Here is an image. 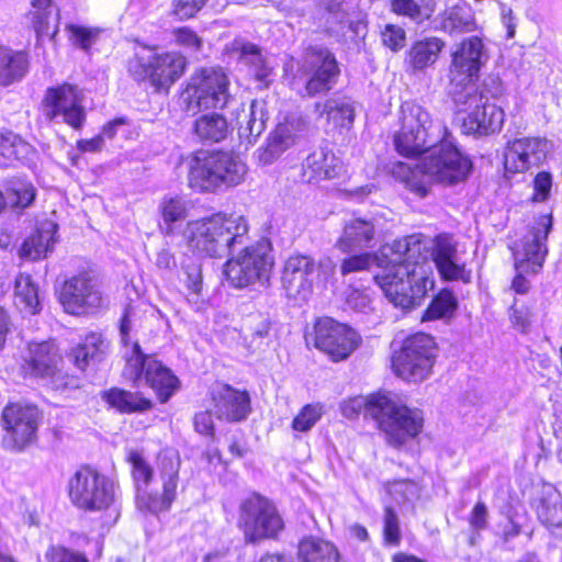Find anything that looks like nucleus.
I'll return each instance as SVG.
<instances>
[{
  "label": "nucleus",
  "mask_w": 562,
  "mask_h": 562,
  "mask_svg": "<svg viewBox=\"0 0 562 562\" xmlns=\"http://www.w3.org/2000/svg\"><path fill=\"white\" fill-rule=\"evenodd\" d=\"M383 392L370 394L369 396H353L344 400L340 403L341 414L349 419L356 418L361 412L364 413L366 417L372 419L371 406L373 403L382 397Z\"/></svg>",
  "instance_id": "obj_46"
},
{
  "label": "nucleus",
  "mask_w": 562,
  "mask_h": 562,
  "mask_svg": "<svg viewBox=\"0 0 562 562\" xmlns=\"http://www.w3.org/2000/svg\"><path fill=\"white\" fill-rule=\"evenodd\" d=\"M464 105L474 106L467 117L463 119L462 130L468 135H487L498 132L504 123V111L487 102L482 95L481 101L468 102Z\"/></svg>",
  "instance_id": "obj_25"
},
{
  "label": "nucleus",
  "mask_w": 562,
  "mask_h": 562,
  "mask_svg": "<svg viewBox=\"0 0 562 562\" xmlns=\"http://www.w3.org/2000/svg\"><path fill=\"white\" fill-rule=\"evenodd\" d=\"M40 413L30 405L10 404L2 413L3 443L12 450H21L36 439Z\"/></svg>",
  "instance_id": "obj_19"
},
{
  "label": "nucleus",
  "mask_w": 562,
  "mask_h": 562,
  "mask_svg": "<svg viewBox=\"0 0 562 562\" xmlns=\"http://www.w3.org/2000/svg\"><path fill=\"white\" fill-rule=\"evenodd\" d=\"M551 227L552 216L540 215L515 244L513 255L517 270L537 273L542 268L548 252L546 240Z\"/></svg>",
  "instance_id": "obj_17"
},
{
  "label": "nucleus",
  "mask_w": 562,
  "mask_h": 562,
  "mask_svg": "<svg viewBox=\"0 0 562 562\" xmlns=\"http://www.w3.org/2000/svg\"><path fill=\"white\" fill-rule=\"evenodd\" d=\"M187 285L194 294H200L202 290V274L198 267H193L187 271Z\"/></svg>",
  "instance_id": "obj_64"
},
{
  "label": "nucleus",
  "mask_w": 562,
  "mask_h": 562,
  "mask_svg": "<svg viewBox=\"0 0 562 562\" xmlns=\"http://www.w3.org/2000/svg\"><path fill=\"white\" fill-rule=\"evenodd\" d=\"M435 29L450 36L475 32L479 27L475 14L470 7L452 5L438 13L435 18Z\"/></svg>",
  "instance_id": "obj_29"
},
{
  "label": "nucleus",
  "mask_w": 562,
  "mask_h": 562,
  "mask_svg": "<svg viewBox=\"0 0 562 562\" xmlns=\"http://www.w3.org/2000/svg\"><path fill=\"white\" fill-rule=\"evenodd\" d=\"M372 420L384 442L396 450H405L418 440L424 430V412L408 406L398 395L383 392L371 406Z\"/></svg>",
  "instance_id": "obj_4"
},
{
  "label": "nucleus",
  "mask_w": 562,
  "mask_h": 562,
  "mask_svg": "<svg viewBox=\"0 0 562 562\" xmlns=\"http://www.w3.org/2000/svg\"><path fill=\"white\" fill-rule=\"evenodd\" d=\"M550 150V143L540 137H521L508 143L505 150V169L508 172H525L538 166Z\"/></svg>",
  "instance_id": "obj_23"
},
{
  "label": "nucleus",
  "mask_w": 562,
  "mask_h": 562,
  "mask_svg": "<svg viewBox=\"0 0 562 562\" xmlns=\"http://www.w3.org/2000/svg\"><path fill=\"white\" fill-rule=\"evenodd\" d=\"M299 562H344L337 548L319 538H305L299 544Z\"/></svg>",
  "instance_id": "obj_36"
},
{
  "label": "nucleus",
  "mask_w": 562,
  "mask_h": 562,
  "mask_svg": "<svg viewBox=\"0 0 562 562\" xmlns=\"http://www.w3.org/2000/svg\"><path fill=\"white\" fill-rule=\"evenodd\" d=\"M324 414L319 403L305 405L292 422V428L296 431H308Z\"/></svg>",
  "instance_id": "obj_51"
},
{
  "label": "nucleus",
  "mask_w": 562,
  "mask_h": 562,
  "mask_svg": "<svg viewBox=\"0 0 562 562\" xmlns=\"http://www.w3.org/2000/svg\"><path fill=\"white\" fill-rule=\"evenodd\" d=\"M536 510L539 520L547 527H562V495L554 487L543 488Z\"/></svg>",
  "instance_id": "obj_40"
},
{
  "label": "nucleus",
  "mask_w": 562,
  "mask_h": 562,
  "mask_svg": "<svg viewBox=\"0 0 562 562\" xmlns=\"http://www.w3.org/2000/svg\"><path fill=\"white\" fill-rule=\"evenodd\" d=\"M447 137L429 146L426 149L429 154L415 167L398 162L393 168V175L420 198L428 194L432 181L451 186L464 181L470 175V159Z\"/></svg>",
  "instance_id": "obj_2"
},
{
  "label": "nucleus",
  "mask_w": 562,
  "mask_h": 562,
  "mask_svg": "<svg viewBox=\"0 0 562 562\" xmlns=\"http://www.w3.org/2000/svg\"><path fill=\"white\" fill-rule=\"evenodd\" d=\"M439 274L445 280L471 281V271L465 268V263L460 260L456 245L448 236H438L431 252Z\"/></svg>",
  "instance_id": "obj_26"
},
{
  "label": "nucleus",
  "mask_w": 562,
  "mask_h": 562,
  "mask_svg": "<svg viewBox=\"0 0 562 562\" xmlns=\"http://www.w3.org/2000/svg\"><path fill=\"white\" fill-rule=\"evenodd\" d=\"M379 268L375 282L387 300L403 310L419 305L435 285L428 247L419 235L382 246Z\"/></svg>",
  "instance_id": "obj_1"
},
{
  "label": "nucleus",
  "mask_w": 562,
  "mask_h": 562,
  "mask_svg": "<svg viewBox=\"0 0 562 562\" xmlns=\"http://www.w3.org/2000/svg\"><path fill=\"white\" fill-rule=\"evenodd\" d=\"M401 128L394 137L396 150L406 157L426 153V149L448 131L440 122H434L430 114L419 104L405 101L401 105Z\"/></svg>",
  "instance_id": "obj_7"
},
{
  "label": "nucleus",
  "mask_w": 562,
  "mask_h": 562,
  "mask_svg": "<svg viewBox=\"0 0 562 562\" xmlns=\"http://www.w3.org/2000/svg\"><path fill=\"white\" fill-rule=\"evenodd\" d=\"M346 303L350 308L355 311L364 312L367 308H369L371 299L364 292L359 290H351L347 295Z\"/></svg>",
  "instance_id": "obj_60"
},
{
  "label": "nucleus",
  "mask_w": 562,
  "mask_h": 562,
  "mask_svg": "<svg viewBox=\"0 0 562 562\" xmlns=\"http://www.w3.org/2000/svg\"><path fill=\"white\" fill-rule=\"evenodd\" d=\"M358 333L346 324L325 317L314 326V346L331 361L346 360L360 345Z\"/></svg>",
  "instance_id": "obj_16"
},
{
  "label": "nucleus",
  "mask_w": 562,
  "mask_h": 562,
  "mask_svg": "<svg viewBox=\"0 0 562 562\" xmlns=\"http://www.w3.org/2000/svg\"><path fill=\"white\" fill-rule=\"evenodd\" d=\"M470 525L476 530L485 529L487 526V508L484 503H476L470 516Z\"/></svg>",
  "instance_id": "obj_61"
},
{
  "label": "nucleus",
  "mask_w": 562,
  "mask_h": 562,
  "mask_svg": "<svg viewBox=\"0 0 562 562\" xmlns=\"http://www.w3.org/2000/svg\"><path fill=\"white\" fill-rule=\"evenodd\" d=\"M457 308V300L454 295L447 290L438 293L426 310L423 319L434 321L451 316Z\"/></svg>",
  "instance_id": "obj_48"
},
{
  "label": "nucleus",
  "mask_w": 562,
  "mask_h": 562,
  "mask_svg": "<svg viewBox=\"0 0 562 562\" xmlns=\"http://www.w3.org/2000/svg\"><path fill=\"white\" fill-rule=\"evenodd\" d=\"M27 150V144L12 132L0 133V166H7Z\"/></svg>",
  "instance_id": "obj_47"
},
{
  "label": "nucleus",
  "mask_w": 562,
  "mask_h": 562,
  "mask_svg": "<svg viewBox=\"0 0 562 562\" xmlns=\"http://www.w3.org/2000/svg\"><path fill=\"white\" fill-rule=\"evenodd\" d=\"M266 112L262 102L254 100L249 105L248 112L244 115V121L239 122V138L245 139L249 145L254 144L257 137L266 128Z\"/></svg>",
  "instance_id": "obj_41"
},
{
  "label": "nucleus",
  "mask_w": 562,
  "mask_h": 562,
  "mask_svg": "<svg viewBox=\"0 0 562 562\" xmlns=\"http://www.w3.org/2000/svg\"><path fill=\"white\" fill-rule=\"evenodd\" d=\"M43 111L48 120L61 117L64 123L79 130L86 121L82 91L70 83L48 88L43 99Z\"/></svg>",
  "instance_id": "obj_18"
},
{
  "label": "nucleus",
  "mask_w": 562,
  "mask_h": 562,
  "mask_svg": "<svg viewBox=\"0 0 562 562\" xmlns=\"http://www.w3.org/2000/svg\"><path fill=\"white\" fill-rule=\"evenodd\" d=\"M305 92L310 97L329 91L339 76L335 56L327 49L312 52L305 64Z\"/></svg>",
  "instance_id": "obj_22"
},
{
  "label": "nucleus",
  "mask_w": 562,
  "mask_h": 562,
  "mask_svg": "<svg viewBox=\"0 0 562 562\" xmlns=\"http://www.w3.org/2000/svg\"><path fill=\"white\" fill-rule=\"evenodd\" d=\"M213 412L218 419L240 422L249 415L250 396L228 384L221 385L212 392Z\"/></svg>",
  "instance_id": "obj_24"
},
{
  "label": "nucleus",
  "mask_w": 562,
  "mask_h": 562,
  "mask_svg": "<svg viewBox=\"0 0 562 562\" xmlns=\"http://www.w3.org/2000/svg\"><path fill=\"white\" fill-rule=\"evenodd\" d=\"M334 265L330 259L318 262L305 255L291 256L284 265L282 284L288 296L306 300L313 292L316 281H325L333 272Z\"/></svg>",
  "instance_id": "obj_13"
},
{
  "label": "nucleus",
  "mask_w": 562,
  "mask_h": 562,
  "mask_svg": "<svg viewBox=\"0 0 562 562\" xmlns=\"http://www.w3.org/2000/svg\"><path fill=\"white\" fill-rule=\"evenodd\" d=\"M186 58L175 52L153 54L148 57L136 55L128 63V71L135 80L149 79L157 90L169 89L184 72Z\"/></svg>",
  "instance_id": "obj_14"
},
{
  "label": "nucleus",
  "mask_w": 562,
  "mask_h": 562,
  "mask_svg": "<svg viewBox=\"0 0 562 562\" xmlns=\"http://www.w3.org/2000/svg\"><path fill=\"white\" fill-rule=\"evenodd\" d=\"M45 558L47 562H89L83 553L69 550L61 546L50 547L46 551Z\"/></svg>",
  "instance_id": "obj_56"
},
{
  "label": "nucleus",
  "mask_w": 562,
  "mask_h": 562,
  "mask_svg": "<svg viewBox=\"0 0 562 562\" xmlns=\"http://www.w3.org/2000/svg\"><path fill=\"white\" fill-rule=\"evenodd\" d=\"M381 38L384 46L397 52L405 45L406 33L401 26L386 24L381 31Z\"/></svg>",
  "instance_id": "obj_55"
},
{
  "label": "nucleus",
  "mask_w": 562,
  "mask_h": 562,
  "mask_svg": "<svg viewBox=\"0 0 562 562\" xmlns=\"http://www.w3.org/2000/svg\"><path fill=\"white\" fill-rule=\"evenodd\" d=\"M57 224L52 221L41 223L38 228L24 240L20 249V256L30 260L44 258L52 251L56 243Z\"/></svg>",
  "instance_id": "obj_31"
},
{
  "label": "nucleus",
  "mask_w": 562,
  "mask_h": 562,
  "mask_svg": "<svg viewBox=\"0 0 562 562\" xmlns=\"http://www.w3.org/2000/svg\"><path fill=\"white\" fill-rule=\"evenodd\" d=\"M207 0H173L172 12L181 20L194 16Z\"/></svg>",
  "instance_id": "obj_58"
},
{
  "label": "nucleus",
  "mask_w": 562,
  "mask_h": 562,
  "mask_svg": "<svg viewBox=\"0 0 562 562\" xmlns=\"http://www.w3.org/2000/svg\"><path fill=\"white\" fill-rule=\"evenodd\" d=\"M159 211L166 224V234H171V224L186 218L187 204L180 196L168 195L161 200Z\"/></svg>",
  "instance_id": "obj_45"
},
{
  "label": "nucleus",
  "mask_w": 562,
  "mask_h": 562,
  "mask_svg": "<svg viewBox=\"0 0 562 562\" xmlns=\"http://www.w3.org/2000/svg\"><path fill=\"white\" fill-rule=\"evenodd\" d=\"M109 341L101 334L91 333L72 349L74 363L85 370L90 363L100 362L109 351Z\"/></svg>",
  "instance_id": "obj_34"
},
{
  "label": "nucleus",
  "mask_w": 562,
  "mask_h": 562,
  "mask_svg": "<svg viewBox=\"0 0 562 562\" xmlns=\"http://www.w3.org/2000/svg\"><path fill=\"white\" fill-rule=\"evenodd\" d=\"M60 303L68 313L80 314L99 308L103 297L97 282L88 272H82L64 283Z\"/></svg>",
  "instance_id": "obj_20"
},
{
  "label": "nucleus",
  "mask_w": 562,
  "mask_h": 562,
  "mask_svg": "<svg viewBox=\"0 0 562 562\" xmlns=\"http://www.w3.org/2000/svg\"><path fill=\"white\" fill-rule=\"evenodd\" d=\"M115 481L91 467L80 468L68 481L71 503L85 510H102L115 501Z\"/></svg>",
  "instance_id": "obj_12"
},
{
  "label": "nucleus",
  "mask_w": 562,
  "mask_h": 562,
  "mask_svg": "<svg viewBox=\"0 0 562 562\" xmlns=\"http://www.w3.org/2000/svg\"><path fill=\"white\" fill-rule=\"evenodd\" d=\"M345 172L342 161L336 155L324 147L311 153L303 164V175L308 182L331 180Z\"/></svg>",
  "instance_id": "obj_28"
},
{
  "label": "nucleus",
  "mask_w": 562,
  "mask_h": 562,
  "mask_svg": "<svg viewBox=\"0 0 562 562\" xmlns=\"http://www.w3.org/2000/svg\"><path fill=\"white\" fill-rule=\"evenodd\" d=\"M391 5L394 13L407 16L416 23H422L430 16L423 12L415 0H392Z\"/></svg>",
  "instance_id": "obj_53"
},
{
  "label": "nucleus",
  "mask_w": 562,
  "mask_h": 562,
  "mask_svg": "<svg viewBox=\"0 0 562 562\" xmlns=\"http://www.w3.org/2000/svg\"><path fill=\"white\" fill-rule=\"evenodd\" d=\"M488 58L487 46L479 35L465 37L454 46L448 76L449 93L456 104L481 101L475 81Z\"/></svg>",
  "instance_id": "obj_6"
},
{
  "label": "nucleus",
  "mask_w": 562,
  "mask_h": 562,
  "mask_svg": "<svg viewBox=\"0 0 562 562\" xmlns=\"http://www.w3.org/2000/svg\"><path fill=\"white\" fill-rule=\"evenodd\" d=\"M15 305L23 312L36 314L41 310L38 289L29 274H19L14 284Z\"/></svg>",
  "instance_id": "obj_42"
},
{
  "label": "nucleus",
  "mask_w": 562,
  "mask_h": 562,
  "mask_svg": "<svg viewBox=\"0 0 562 562\" xmlns=\"http://www.w3.org/2000/svg\"><path fill=\"white\" fill-rule=\"evenodd\" d=\"M445 46V41L436 36L416 41L406 53V63L414 71H422L437 61Z\"/></svg>",
  "instance_id": "obj_32"
},
{
  "label": "nucleus",
  "mask_w": 562,
  "mask_h": 562,
  "mask_svg": "<svg viewBox=\"0 0 562 562\" xmlns=\"http://www.w3.org/2000/svg\"><path fill=\"white\" fill-rule=\"evenodd\" d=\"M193 132L202 142L218 143L228 136L231 126L223 114L211 112L194 121Z\"/></svg>",
  "instance_id": "obj_35"
},
{
  "label": "nucleus",
  "mask_w": 562,
  "mask_h": 562,
  "mask_svg": "<svg viewBox=\"0 0 562 562\" xmlns=\"http://www.w3.org/2000/svg\"><path fill=\"white\" fill-rule=\"evenodd\" d=\"M66 31L68 32L69 41L83 50H88L94 44L100 33L99 29L76 24L66 25Z\"/></svg>",
  "instance_id": "obj_52"
},
{
  "label": "nucleus",
  "mask_w": 562,
  "mask_h": 562,
  "mask_svg": "<svg viewBox=\"0 0 562 562\" xmlns=\"http://www.w3.org/2000/svg\"><path fill=\"white\" fill-rule=\"evenodd\" d=\"M380 258H381V249L379 250L378 255H372L370 252H362V254L348 256L341 260L340 273H341V276H347L350 273L366 271L374 262L379 267Z\"/></svg>",
  "instance_id": "obj_50"
},
{
  "label": "nucleus",
  "mask_w": 562,
  "mask_h": 562,
  "mask_svg": "<svg viewBox=\"0 0 562 562\" xmlns=\"http://www.w3.org/2000/svg\"><path fill=\"white\" fill-rule=\"evenodd\" d=\"M316 110L321 116L326 114L327 121H331L335 126L348 127L355 119V108L350 100L330 99L325 103L316 104Z\"/></svg>",
  "instance_id": "obj_43"
},
{
  "label": "nucleus",
  "mask_w": 562,
  "mask_h": 562,
  "mask_svg": "<svg viewBox=\"0 0 562 562\" xmlns=\"http://www.w3.org/2000/svg\"><path fill=\"white\" fill-rule=\"evenodd\" d=\"M294 144V135L288 125H278L269 136L266 146L257 151V159L261 165L276 161L288 148Z\"/></svg>",
  "instance_id": "obj_38"
},
{
  "label": "nucleus",
  "mask_w": 562,
  "mask_h": 562,
  "mask_svg": "<svg viewBox=\"0 0 562 562\" xmlns=\"http://www.w3.org/2000/svg\"><path fill=\"white\" fill-rule=\"evenodd\" d=\"M240 59L244 64L249 65L254 69L256 78L263 81L271 72V68L262 58L258 47L254 44H243L240 48Z\"/></svg>",
  "instance_id": "obj_49"
},
{
  "label": "nucleus",
  "mask_w": 562,
  "mask_h": 562,
  "mask_svg": "<svg viewBox=\"0 0 562 562\" xmlns=\"http://www.w3.org/2000/svg\"><path fill=\"white\" fill-rule=\"evenodd\" d=\"M27 68L26 55L22 52H0V85L8 86L24 76Z\"/></svg>",
  "instance_id": "obj_44"
},
{
  "label": "nucleus",
  "mask_w": 562,
  "mask_h": 562,
  "mask_svg": "<svg viewBox=\"0 0 562 562\" xmlns=\"http://www.w3.org/2000/svg\"><path fill=\"white\" fill-rule=\"evenodd\" d=\"M61 357L53 341L30 342L23 356L21 370L25 375L50 379L53 387L59 389L57 383L60 376L59 364Z\"/></svg>",
  "instance_id": "obj_21"
},
{
  "label": "nucleus",
  "mask_w": 562,
  "mask_h": 562,
  "mask_svg": "<svg viewBox=\"0 0 562 562\" xmlns=\"http://www.w3.org/2000/svg\"><path fill=\"white\" fill-rule=\"evenodd\" d=\"M127 461L132 465V477L136 490V507L144 514H159L170 509L177 498L181 460L177 451H164L158 456L161 492H150L154 469L138 450H130Z\"/></svg>",
  "instance_id": "obj_3"
},
{
  "label": "nucleus",
  "mask_w": 562,
  "mask_h": 562,
  "mask_svg": "<svg viewBox=\"0 0 562 562\" xmlns=\"http://www.w3.org/2000/svg\"><path fill=\"white\" fill-rule=\"evenodd\" d=\"M125 358L124 378L135 385L144 382L154 390L161 403H166L179 390L180 381L173 372L154 356L145 355L137 341L132 344L131 352Z\"/></svg>",
  "instance_id": "obj_9"
},
{
  "label": "nucleus",
  "mask_w": 562,
  "mask_h": 562,
  "mask_svg": "<svg viewBox=\"0 0 562 562\" xmlns=\"http://www.w3.org/2000/svg\"><path fill=\"white\" fill-rule=\"evenodd\" d=\"M216 171L218 173V188L222 184L237 186L244 181L247 173L246 164L236 155L225 151H214Z\"/></svg>",
  "instance_id": "obj_39"
},
{
  "label": "nucleus",
  "mask_w": 562,
  "mask_h": 562,
  "mask_svg": "<svg viewBox=\"0 0 562 562\" xmlns=\"http://www.w3.org/2000/svg\"><path fill=\"white\" fill-rule=\"evenodd\" d=\"M188 183L193 190L213 192L218 189V173L214 151H198L188 162Z\"/></svg>",
  "instance_id": "obj_27"
},
{
  "label": "nucleus",
  "mask_w": 562,
  "mask_h": 562,
  "mask_svg": "<svg viewBox=\"0 0 562 562\" xmlns=\"http://www.w3.org/2000/svg\"><path fill=\"white\" fill-rule=\"evenodd\" d=\"M552 177L548 172H539L533 180L535 193L532 200L536 202L546 201L551 192Z\"/></svg>",
  "instance_id": "obj_59"
},
{
  "label": "nucleus",
  "mask_w": 562,
  "mask_h": 562,
  "mask_svg": "<svg viewBox=\"0 0 562 562\" xmlns=\"http://www.w3.org/2000/svg\"><path fill=\"white\" fill-rule=\"evenodd\" d=\"M173 37L177 45L182 46L189 52L196 53L202 47V38L188 27H179L173 30Z\"/></svg>",
  "instance_id": "obj_57"
},
{
  "label": "nucleus",
  "mask_w": 562,
  "mask_h": 562,
  "mask_svg": "<svg viewBox=\"0 0 562 562\" xmlns=\"http://www.w3.org/2000/svg\"><path fill=\"white\" fill-rule=\"evenodd\" d=\"M135 313L133 308H127L121 319L120 333L122 342L128 345V334L133 327Z\"/></svg>",
  "instance_id": "obj_63"
},
{
  "label": "nucleus",
  "mask_w": 562,
  "mask_h": 562,
  "mask_svg": "<svg viewBox=\"0 0 562 562\" xmlns=\"http://www.w3.org/2000/svg\"><path fill=\"white\" fill-rule=\"evenodd\" d=\"M272 267L271 244L261 238L227 260L224 272L234 288L243 289L267 283Z\"/></svg>",
  "instance_id": "obj_10"
},
{
  "label": "nucleus",
  "mask_w": 562,
  "mask_h": 562,
  "mask_svg": "<svg viewBox=\"0 0 562 562\" xmlns=\"http://www.w3.org/2000/svg\"><path fill=\"white\" fill-rule=\"evenodd\" d=\"M194 427L195 430L202 435H212L214 430L212 413L209 411H203L195 414Z\"/></svg>",
  "instance_id": "obj_62"
},
{
  "label": "nucleus",
  "mask_w": 562,
  "mask_h": 562,
  "mask_svg": "<svg viewBox=\"0 0 562 562\" xmlns=\"http://www.w3.org/2000/svg\"><path fill=\"white\" fill-rule=\"evenodd\" d=\"M437 346L430 335L417 333L407 337L392 357L394 373L408 382H422L432 372Z\"/></svg>",
  "instance_id": "obj_11"
},
{
  "label": "nucleus",
  "mask_w": 562,
  "mask_h": 562,
  "mask_svg": "<svg viewBox=\"0 0 562 562\" xmlns=\"http://www.w3.org/2000/svg\"><path fill=\"white\" fill-rule=\"evenodd\" d=\"M375 236V227L371 221L351 218L344 225L340 237L335 243V248L344 254L356 249L369 248Z\"/></svg>",
  "instance_id": "obj_30"
},
{
  "label": "nucleus",
  "mask_w": 562,
  "mask_h": 562,
  "mask_svg": "<svg viewBox=\"0 0 562 562\" xmlns=\"http://www.w3.org/2000/svg\"><path fill=\"white\" fill-rule=\"evenodd\" d=\"M229 80L222 68H200L188 79L180 99L188 113L202 110L223 109L232 98Z\"/></svg>",
  "instance_id": "obj_8"
},
{
  "label": "nucleus",
  "mask_w": 562,
  "mask_h": 562,
  "mask_svg": "<svg viewBox=\"0 0 562 562\" xmlns=\"http://www.w3.org/2000/svg\"><path fill=\"white\" fill-rule=\"evenodd\" d=\"M102 397L111 407L123 414L145 412L151 407V401L139 392L113 387L105 391Z\"/></svg>",
  "instance_id": "obj_37"
},
{
  "label": "nucleus",
  "mask_w": 562,
  "mask_h": 562,
  "mask_svg": "<svg viewBox=\"0 0 562 562\" xmlns=\"http://www.w3.org/2000/svg\"><path fill=\"white\" fill-rule=\"evenodd\" d=\"M29 18L37 37L54 38L57 34L59 13L50 0H32Z\"/></svg>",
  "instance_id": "obj_33"
},
{
  "label": "nucleus",
  "mask_w": 562,
  "mask_h": 562,
  "mask_svg": "<svg viewBox=\"0 0 562 562\" xmlns=\"http://www.w3.org/2000/svg\"><path fill=\"white\" fill-rule=\"evenodd\" d=\"M383 537L385 543L390 546H397L402 538L398 517L391 507L385 508Z\"/></svg>",
  "instance_id": "obj_54"
},
{
  "label": "nucleus",
  "mask_w": 562,
  "mask_h": 562,
  "mask_svg": "<svg viewBox=\"0 0 562 562\" xmlns=\"http://www.w3.org/2000/svg\"><path fill=\"white\" fill-rule=\"evenodd\" d=\"M248 231V222L243 215L216 213L189 222L184 235L199 252L222 257L236 245H244Z\"/></svg>",
  "instance_id": "obj_5"
},
{
  "label": "nucleus",
  "mask_w": 562,
  "mask_h": 562,
  "mask_svg": "<svg viewBox=\"0 0 562 562\" xmlns=\"http://www.w3.org/2000/svg\"><path fill=\"white\" fill-rule=\"evenodd\" d=\"M238 526L249 542L273 538L283 528L277 508L268 499L252 496L240 505Z\"/></svg>",
  "instance_id": "obj_15"
}]
</instances>
